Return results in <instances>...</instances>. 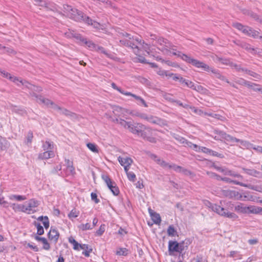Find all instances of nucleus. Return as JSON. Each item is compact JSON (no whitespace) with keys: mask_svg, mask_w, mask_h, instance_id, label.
<instances>
[{"mask_svg":"<svg viewBox=\"0 0 262 262\" xmlns=\"http://www.w3.org/2000/svg\"><path fill=\"white\" fill-rule=\"evenodd\" d=\"M20 85H24L25 87L27 88L28 89L31 90L32 91V92L30 93L31 96L32 97H35L36 98V101L38 103L43 104L41 102H40V101L39 100V98L40 97H42V98H43V97L41 96H38V95H36L34 93V92H41L42 91V88L41 87L32 85V84H30V83H29L28 81H25V80H24V81L23 80Z\"/></svg>","mask_w":262,"mask_h":262,"instance_id":"obj_11","label":"nucleus"},{"mask_svg":"<svg viewBox=\"0 0 262 262\" xmlns=\"http://www.w3.org/2000/svg\"><path fill=\"white\" fill-rule=\"evenodd\" d=\"M79 41L85 45L88 48L91 50L94 51L96 49L97 45L96 44L90 40H87L86 38H83L82 36L81 38L79 39Z\"/></svg>","mask_w":262,"mask_h":262,"instance_id":"obj_25","label":"nucleus"},{"mask_svg":"<svg viewBox=\"0 0 262 262\" xmlns=\"http://www.w3.org/2000/svg\"><path fill=\"white\" fill-rule=\"evenodd\" d=\"M187 247V243L185 242L178 243L176 241H170L168 243V250L170 252H178L181 253Z\"/></svg>","mask_w":262,"mask_h":262,"instance_id":"obj_10","label":"nucleus"},{"mask_svg":"<svg viewBox=\"0 0 262 262\" xmlns=\"http://www.w3.org/2000/svg\"><path fill=\"white\" fill-rule=\"evenodd\" d=\"M223 174L227 176H230L232 177L238 178L239 179H243V176L241 174L237 173L227 168H224Z\"/></svg>","mask_w":262,"mask_h":262,"instance_id":"obj_28","label":"nucleus"},{"mask_svg":"<svg viewBox=\"0 0 262 262\" xmlns=\"http://www.w3.org/2000/svg\"><path fill=\"white\" fill-rule=\"evenodd\" d=\"M219 62H221L223 64L227 66H230L231 62L229 59L221 57H220Z\"/></svg>","mask_w":262,"mask_h":262,"instance_id":"obj_53","label":"nucleus"},{"mask_svg":"<svg viewBox=\"0 0 262 262\" xmlns=\"http://www.w3.org/2000/svg\"><path fill=\"white\" fill-rule=\"evenodd\" d=\"M232 25L234 28L241 31L245 35L262 39V36L259 35V33L258 31L252 30L248 26H243L242 24L238 23H233Z\"/></svg>","mask_w":262,"mask_h":262,"instance_id":"obj_6","label":"nucleus"},{"mask_svg":"<svg viewBox=\"0 0 262 262\" xmlns=\"http://www.w3.org/2000/svg\"><path fill=\"white\" fill-rule=\"evenodd\" d=\"M91 196V199L93 201H94L95 203L97 204L100 202L99 200L97 198V195L96 193L92 192Z\"/></svg>","mask_w":262,"mask_h":262,"instance_id":"obj_63","label":"nucleus"},{"mask_svg":"<svg viewBox=\"0 0 262 262\" xmlns=\"http://www.w3.org/2000/svg\"><path fill=\"white\" fill-rule=\"evenodd\" d=\"M208 207L219 215L229 218L233 221H235L238 218V216L235 213L229 212L227 209L217 204L208 202Z\"/></svg>","mask_w":262,"mask_h":262,"instance_id":"obj_5","label":"nucleus"},{"mask_svg":"<svg viewBox=\"0 0 262 262\" xmlns=\"http://www.w3.org/2000/svg\"><path fill=\"white\" fill-rule=\"evenodd\" d=\"M241 143L242 147L247 149L252 148L253 144H251L248 141L239 140L238 142Z\"/></svg>","mask_w":262,"mask_h":262,"instance_id":"obj_39","label":"nucleus"},{"mask_svg":"<svg viewBox=\"0 0 262 262\" xmlns=\"http://www.w3.org/2000/svg\"><path fill=\"white\" fill-rule=\"evenodd\" d=\"M241 46H242V48L245 49L246 50L250 51V52H252L254 50V49L253 48H252L250 45L246 43H242L241 44Z\"/></svg>","mask_w":262,"mask_h":262,"instance_id":"obj_56","label":"nucleus"},{"mask_svg":"<svg viewBox=\"0 0 262 262\" xmlns=\"http://www.w3.org/2000/svg\"><path fill=\"white\" fill-rule=\"evenodd\" d=\"M160 120L158 118L154 117L151 115L150 116L149 121H148V122L151 123L153 124H158L160 123Z\"/></svg>","mask_w":262,"mask_h":262,"instance_id":"obj_54","label":"nucleus"},{"mask_svg":"<svg viewBox=\"0 0 262 262\" xmlns=\"http://www.w3.org/2000/svg\"><path fill=\"white\" fill-rule=\"evenodd\" d=\"M78 228L82 231H85L86 230H90L92 228L91 227V226L90 224L89 223H86L85 224H82L78 226Z\"/></svg>","mask_w":262,"mask_h":262,"instance_id":"obj_49","label":"nucleus"},{"mask_svg":"<svg viewBox=\"0 0 262 262\" xmlns=\"http://www.w3.org/2000/svg\"><path fill=\"white\" fill-rule=\"evenodd\" d=\"M214 133L215 135L213 138L216 140H222L225 139L226 135V133L219 130H215Z\"/></svg>","mask_w":262,"mask_h":262,"instance_id":"obj_29","label":"nucleus"},{"mask_svg":"<svg viewBox=\"0 0 262 262\" xmlns=\"http://www.w3.org/2000/svg\"><path fill=\"white\" fill-rule=\"evenodd\" d=\"M63 9L66 14L71 18L76 21L80 20L83 17L82 13L77 9L72 8L71 6L64 5Z\"/></svg>","mask_w":262,"mask_h":262,"instance_id":"obj_8","label":"nucleus"},{"mask_svg":"<svg viewBox=\"0 0 262 262\" xmlns=\"http://www.w3.org/2000/svg\"><path fill=\"white\" fill-rule=\"evenodd\" d=\"M243 11L244 14L248 15L255 19H259L258 16L256 14L253 13L252 12H251L248 10L244 9L243 10Z\"/></svg>","mask_w":262,"mask_h":262,"instance_id":"obj_46","label":"nucleus"},{"mask_svg":"<svg viewBox=\"0 0 262 262\" xmlns=\"http://www.w3.org/2000/svg\"><path fill=\"white\" fill-rule=\"evenodd\" d=\"M230 66L231 68L235 69L238 72L242 71L245 72L246 70V69L241 68V66L234 63L232 62H231Z\"/></svg>","mask_w":262,"mask_h":262,"instance_id":"obj_50","label":"nucleus"},{"mask_svg":"<svg viewBox=\"0 0 262 262\" xmlns=\"http://www.w3.org/2000/svg\"><path fill=\"white\" fill-rule=\"evenodd\" d=\"M151 159L154 160L155 162H157V164L160 165L161 166H162L163 168L165 169H168V167L169 166V163H167L165 161H164L162 159H161L160 158H158L156 155L151 154L149 155Z\"/></svg>","mask_w":262,"mask_h":262,"instance_id":"obj_17","label":"nucleus"},{"mask_svg":"<svg viewBox=\"0 0 262 262\" xmlns=\"http://www.w3.org/2000/svg\"><path fill=\"white\" fill-rule=\"evenodd\" d=\"M128 180L132 182H135L136 180V175L133 172H129L128 170L125 171Z\"/></svg>","mask_w":262,"mask_h":262,"instance_id":"obj_51","label":"nucleus"},{"mask_svg":"<svg viewBox=\"0 0 262 262\" xmlns=\"http://www.w3.org/2000/svg\"><path fill=\"white\" fill-rule=\"evenodd\" d=\"M157 42L161 45H163L165 46L163 48L161 49L162 51L163 52H167L168 51V48H170V43L167 42L166 39H165L163 38L159 37L157 39Z\"/></svg>","mask_w":262,"mask_h":262,"instance_id":"obj_27","label":"nucleus"},{"mask_svg":"<svg viewBox=\"0 0 262 262\" xmlns=\"http://www.w3.org/2000/svg\"><path fill=\"white\" fill-rule=\"evenodd\" d=\"M64 35L66 37L68 38L74 37L76 38L77 40H79V39L81 38V35L76 33L74 31L69 30L68 32H65Z\"/></svg>","mask_w":262,"mask_h":262,"instance_id":"obj_31","label":"nucleus"},{"mask_svg":"<svg viewBox=\"0 0 262 262\" xmlns=\"http://www.w3.org/2000/svg\"><path fill=\"white\" fill-rule=\"evenodd\" d=\"M79 214V211L76 209H72L68 214V217L72 220L73 218L77 217Z\"/></svg>","mask_w":262,"mask_h":262,"instance_id":"obj_42","label":"nucleus"},{"mask_svg":"<svg viewBox=\"0 0 262 262\" xmlns=\"http://www.w3.org/2000/svg\"><path fill=\"white\" fill-rule=\"evenodd\" d=\"M54 152L52 150L45 151L38 155V159L40 160H46L54 157Z\"/></svg>","mask_w":262,"mask_h":262,"instance_id":"obj_23","label":"nucleus"},{"mask_svg":"<svg viewBox=\"0 0 262 262\" xmlns=\"http://www.w3.org/2000/svg\"><path fill=\"white\" fill-rule=\"evenodd\" d=\"M173 169L176 172L183 173L185 174H190V172L189 171L174 164H169V166L168 169Z\"/></svg>","mask_w":262,"mask_h":262,"instance_id":"obj_20","label":"nucleus"},{"mask_svg":"<svg viewBox=\"0 0 262 262\" xmlns=\"http://www.w3.org/2000/svg\"><path fill=\"white\" fill-rule=\"evenodd\" d=\"M123 38L120 40V42L122 45L130 47L134 51V52L138 55L139 53V45L142 46L143 49L147 53L148 55L151 53L150 46L148 44L145 43L139 37H131V35L127 33H123Z\"/></svg>","mask_w":262,"mask_h":262,"instance_id":"obj_1","label":"nucleus"},{"mask_svg":"<svg viewBox=\"0 0 262 262\" xmlns=\"http://www.w3.org/2000/svg\"><path fill=\"white\" fill-rule=\"evenodd\" d=\"M42 148L45 151L52 150L54 148L53 143L49 141H46L42 145Z\"/></svg>","mask_w":262,"mask_h":262,"instance_id":"obj_35","label":"nucleus"},{"mask_svg":"<svg viewBox=\"0 0 262 262\" xmlns=\"http://www.w3.org/2000/svg\"><path fill=\"white\" fill-rule=\"evenodd\" d=\"M11 200H15L18 201H24L27 199L25 195L13 194L10 196Z\"/></svg>","mask_w":262,"mask_h":262,"instance_id":"obj_43","label":"nucleus"},{"mask_svg":"<svg viewBox=\"0 0 262 262\" xmlns=\"http://www.w3.org/2000/svg\"><path fill=\"white\" fill-rule=\"evenodd\" d=\"M194 90L197 91L199 93L203 94H208V90L206 88H204L202 85H196L194 88Z\"/></svg>","mask_w":262,"mask_h":262,"instance_id":"obj_37","label":"nucleus"},{"mask_svg":"<svg viewBox=\"0 0 262 262\" xmlns=\"http://www.w3.org/2000/svg\"><path fill=\"white\" fill-rule=\"evenodd\" d=\"M146 130L147 132H150L151 130V129L149 128H146L145 129H143V132L144 133V135L145 137V138H143L144 139H147L148 141H149L150 142L155 143L156 142V139L155 138L151 137H147L146 135V132L145 130Z\"/></svg>","mask_w":262,"mask_h":262,"instance_id":"obj_41","label":"nucleus"},{"mask_svg":"<svg viewBox=\"0 0 262 262\" xmlns=\"http://www.w3.org/2000/svg\"><path fill=\"white\" fill-rule=\"evenodd\" d=\"M221 180L228 183H233L234 184L239 185L241 186L247 187L250 189H253V188L251 187L250 185L246 184L236 180H233L230 178L227 177H224L223 178H221Z\"/></svg>","mask_w":262,"mask_h":262,"instance_id":"obj_19","label":"nucleus"},{"mask_svg":"<svg viewBox=\"0 0 262 262\" xmlns=\"http://www.w3.org/2000/svg\"><path fill=\"white\" fill-rule=\"evenodd\" d=\"M39 205V202L37 200L32 199L26 202L24 206V213L27 214L34 213L36 211V208Z\"/></svg>","mask_w":262,"mask_h":262,"instance_id":"obj_9","label":"nucleus"},{"mask_svg":"<svg viewBox=\"0 0 262 262\" xmlns=\"http://www.w3.org/2000/svg\"><path fill=\"white\" fill-rule=\"evenodd\" d=\"M113 112L116 116L122 117L127 118L128 115L133 116V111L122 108L119 106H114L113 107Z\"/></svg>","mask_w":262,"mask_h":262,"instance_id":"obj_12","label":"nucleus"},{"mask_svg":"<svg viewBox=\"0 0 262 262\" xmlns=\"http://www.w3.org/2000/svg\"><path fill=\"white\" fill-rule=\"evenodd\" d=\"M190 108L196 114H198L199 115H204V112L201 110L196 109L194 107H190Z\"/></svg>","mask_w":262,"mask_h":262,"instance_id":"obj_60","label":"nucleus"},{"mask_svg":"<svg viewBox=\"0 0 262 262\" xmlns=\"http://www.w3.org/2000/svg\"><path fill=\"white\" fill-rule=\"evenodd\" d=\"M118 160L121 166H123L125 171L129 170V166L133 162L131 158L127 157H121L119 156L118 158Z\"/></svg>","mask_w":262,"mask_h":262,"instance_id":"obj_16","label":"nucleus"},{"mask_svg":"<svg viewBox=\"0 0 262 262\" xmlns=\"http://www.w3.org/2000/svg\"><path fill=\"white\" fill-rule=\"evenodd\" d=\"M4 77L8 78L13 82L15 83L18 86H20L23 80L19 79L17 77H13L11 75V74L5 71H2L1 74Z\"/></svg>","mask_w":262,"mask_h":262,"instance_id":"obj_18","label":"nucleus"},{"mask_svg":"<svg viewBox=\"0 0 262 262\" xmlns=\"http://www.w3.org/2000/svg\"><path fill=\"white\" fill-rule=\"evenodd\" d=\"M146 115V114H144V113H141L138 112L133 111V116H135L139 117L140 118H141L143 120L145 119Z\"/></svg>","mask_w":262,"mask_h":262,"instance_id":"obj_57","label":"nucleus"},{"mask_svg":"<svg viewBox=\"0 0 262 262\" xmlns=\"http://www.w3.org/2000/svg\"><path fill=\"white\" fill-rule=\"evenodd\" d=\"M234 210L238 213H259L262 211V208L255 206L247 207L242 203H239L234 207Z\"/></svg>","mask_w":262,"mask_h":262,"instance_id":"obj_7","label":"nucleus"},{"mask_svg":"<svg viewBox=\"0 0 262 262\" xmlns=\"http://www.w3.org/2000/svg\"><path fill=\"white\" fill-rule=\"evenodd\" d=\"M86 146L88 147V148L92 151L96 153L98 152V149L97 148V147L95 144L89 143L86 144Z\"/></svg>","mask_w":262,"mask_h":262,"instance_id":"obj_47","label":"nucleus"},{"mask_svg":"<svg viewBox=\"0 0 262 262\" xmlns=\"http://www.w3.org/2000/svg\"><path fill=\"white\" fill-rule=\"evenodd\" d=\"M111 191L112 192L113 194L114 195H118L119 193V190L117 185H114V187L112 189H110Z\"/></svg>","mask_w":262,"mask_h":262,"instance_id":"obj_59","label":"nucleus"},{"mask_svg":"<svg viewBox=\"0 0 262 262\" xmlns=\"http://www.w3.org/2000/svg\"><path fill=\"white\" fill-rule=\"evenodd\" d=\"M120 125L123 126L126 129H128L131 133L134 134H137L141 136L142 138H145L143 132V129H145V125L141 123H134L130 122H127L122 119L120 121Z\"/></svg>","mask_w":262,"mask_h":262,"instance_id":"obj_4","label":"nucleus"},{"mask_svg":"<svg viewBox=\"0 0 262 262\" xmlns=\"http://www.w3.org/2000/svg\"><path fill=\"white\" fill-rule=\"evenodd\" d=\"M39 100L40 101L39 102H41L46 106L57 110L61 114L64 115L65 116L69 117L73 119H76L78 118V116L76 114L71 112L66 108L59 107L48 99H46L45 98L40 97L39 98Z\"/></svg>","mask_w":262,"mask_h":262,"instance_id":"obj_3","label":"nucleus"},{"mask_svg":"<svg viewBox=\"0 0 262 262\" xmlns=\"http://www.w3.org/2000/svg\"><path fill=\"white\" fill-rule=\"evenodd\" d=\"M222 194L225 197L229 199H234L235 200H240L242 198V195L238 191L231 190H223Z\"/></svg>","mask_w":262,"mask_h":262,"instance_id":"obj_13","label":"nucleus"},{"mask_svg":"<svg viewBox=\"0 0 262 262\" xmlns=\"http://www.w3.org/2000/svg\"><path fill=\"white\" fill-rule=\"evenodd\" d=\"M245 73L248 74V75H250L251 76H252L253 77H254L255 79H262V77L260 75H259V74H257V73H255V72H254L253 71L248 70H247L246 69L245 70Z\"/></svg>","mask_w":262,"mask_h":262,"instance_id":"obj_40","label":"nucleus"},{"mask_svg":"<svg viewBox=\"0 0 262 262\" xmlns=\"http://www.w3.org/2000/svg\"><path fill=\"white\" fill-rule=\"evenodd\" d=\"M167 232V234L169 236H174L177 234V232L173 225H170L168 227Z\"/></svg>","mask_w":262,"mask_h":262,"instance_id":"obj_38","label":"nucleus"},{"mask_svg":"<svg viewBox=\"0 0 262 262\" xmlns=\"http://www.w3.org/2000/svg\"><path fill=\"white\" fill-rule=\"evenodd\" d=\"M43 244V249L46 250H49L50 249V246L49 243L48 242L46 238H44L43 241L41 242Z\"/></svg>","mask_w":262,"mask_h":262,"instance_id":"obj_55","label":"nucleus"},{"mask_svg":"<svg viewBox=\"0 0 262 262\" xmlns=\"http://www.w3.org/2000/svg\"><path fill=\"white\" fill-rule=\"evenodd\" d=\"M243 170L247 174L257 178H262V172L257 171L254 169H247V168H243Z\"/></svg>","mask_w":262,"mask_h":262,"instance_id":"obj_21","label":"nucleus"},{"mask_svg":"<svg viewBox=\"0 0 262 262\" xmlns=\"http://www.w3.org/2000/svg\"><path fill=\"white\" fill-rule=\"evenodd\" d=\"M34 225L37 229V233L40 235L43 234L44 233V230L42 226L39 223H37L35 222H34Z\"/></svg>","mask_w":262,"mask_h":262,"instance_id":"obj_48","label":"nucleus"},{"mask_svg":"<svg viewBox=\"0 0 262 262\" xmlns=\"http://www.w3.org/2000/svg\"><path fill=\"white\" fill-rule=\"evenodd\" d=\"M73 246L74 250H79V248L82 250H85V251H83L82 254L86 257H89L90 253L92 251V249L86 244H80L77 242L73 244Z\"/></svg>","mask_w":262,"mask_h":262,"instance_id":"obj_15","label":"nucleus"},{"mask_svg":"<svg viewBox=\"0 0 262 262\" xmlns=\"http://www.w3.org/2000/svg\"><path fill=\"white\" fill-rule=\"evenodd\" d=\"M94 51H96L98 52H101L107 56L108 55V54L107 53V52L105 51L104 48L102 47L97 46L96 49H95V50H94Z\"/></svg>","mask_w":262,"mask_h":262,"instance_id":"obj_62","label":"nucleus"},{"mask_svg":"<svg viewBox=\"0 0 262 262\" xmlns=\"http://www.w3.org/2000/svg\"><path fill=\"white\" fill-rule=\"evenodd\" d=\"M199 149H201L200 151H201L203 152L210 155L211 152H212V150L209 149L208 148L205 147H201L199 148Z\"/></svg>","mask_w":262,"mask_h":262,"instance_id":"obj_61","label":"nucleus"},{"mask_svg":"<svg viewBox=\"0 0 262 262\" xmlns=\"http://www.w3.org/2000/svg\"><path fill=\"white\" fill-rule=\"evenodd\" d=\"M10 146V143L5 138L0 136V151L7 150Z\"/></svg>","mask_w":262,"mask_h":262,"instance_id":"obj_26","label":"nucleus"},{"mask_svg":"<svg viewBox=\"0 0 262 262\" xmlns=\"http://www.w3.org/2000/svg\"><path fill=\"white\" fill-rule=\"evenodd\" d=\"M66 168L63 169L61 172L62 175L66 176H74L75 173V168L73 165V162L70 160L66 159L65 160Z\"/></svg>","mask_w":262,"mask_h":262,"instance_id":"obj_14","label":"nucleus"},{"mask_svg":"<svg viewBox=\"0 0 262 262\" xmlns=\"http://www.w3.org/2000/svg\"><path fill=\"white\" fill-rule=\"evenodd\" d=\"M185 85L187 86H188L194 90V88L196 85L193 82H192L191 81L188 80H187V82H185Z\"/></svg>","mask_w":262,"mask_h":262,"instance_id":"obj_64","label":"nucleus"},{"mask_svg":"<svg viewBox=\"0 0 262 262\" xmlns=\"http://www.w3.org/2000/svg\"><path fill=\"white\" fill-rule=\"evenodd\" d=\"M179 56L181 57L183 60L189 63H191L196 68H201L207 72L210 71L214 75L216 78L220 79L222 81H224L227 83H229L228 80L224 76H223L219 70L209 67L208 64L205 63L204 62L192 58L184 54H179Z\"/></svg>","mask_w":262,"mask_h":262,"instance_id":"obj_2","label":"nucleus"},{"mask_svg":"<svg viewBox=\"0 0 262 262\" xmlns=\"http://www.w3.org/2000/svg\"><path fill=\"white\" fill-rule=\"evenodd\" d=\"M102 178L103 181L105 182L107 187L109 189H112L114 185H116V184L115 182L112 181V180L110 178V177L107 175H102Z\"/></svg>","mask_w":262,"mask_h":262,"instance_id":"obj_30","label":"nucleus"},{"mask_svg":"<svg viewBox=\"0 0 262 262\" xmlns=\"http://www.w3.org/2000/svg\"><path fill=\"white\" fill-rule=\"evenodd\" d=\"M11 207L14 210V211H21L24 212V204H18L13 203L11 205Z\"/></svg>","mask_w":262,"mask_h":262,"instance_id":"obj_33","label":"nucleus"},{"mask_svg":"<svg viewBox=\"0 0 262 262\" xmlns=\"http://www.w3.org/2000/svg\"><path fill=\"white\" fill-rule=\"evenodd\" d=\"M111 85L114 89L117 90L120 93H121V94H122L124 95L127 96V95H130V92H125L124 91L122 90L120 88L118 87L116 85V84L114 82L111 83Z\"/></svg>","mask_w":262,"mask_h":262,"instance_id":"obj_44","label":"nucleus"},{"mask_svg":"<svg viewBox=\"0 0 262 262\" xmlns=\"http://www.w3.org/2000/svg\"><path fill=\"white\" fill-rule=\"evenodd\" d=\"M37 220L39 221H41L42 222V224L46 229H47L49 227V221L48 217L47 216H39Z\"/></svg>","mask_w":262,"mask_h":262,"instance_id":"obj_36","label":"nucleus"},{"mask_svg":"<svg viewBox=\"0 0 262 262\" xmlns=\"http://www.w3.org/2000/svg\"><path fill=\"white\" fill-rule=\"evenodd\" d=\"M225 140L231 143L238 142L239 141V139H238L227 134L225 138Z\"/></svg>","mask_w":262,"mask_h":262,"instance_id":"obj_45","label":"nucleus"},{"mask_svg":"<svg viewBox=\"0 0 262 262\" xmlns=\"http://www.w3.org/2000/svg\"><path fill=\"white\" fill-rule=\"evenodd\" d=\"M116 253L119 255H126L127 254V250L125 248H120L117 251Z\"/></svg>","mask_w":262,"mask_h":262,"instance_id":"obj_58","label":"nucleus"},{"mask_svg":"<svg viewBox=\"0 0 262 262\" xmlns=\"http://www.w3.org/2000/svg\"><path fill=\"white\" fill-rule=\"evenodd\" d=\"M149 212L152 221L155 224L159 225L161 222L160 215L159 213L154 212L151 209H149Z\"/></svg>","mask_w":262,"mask_h":262,"instance_id":"obj_24","label":"nucleus"},{"mask_svg":"<svg viewBox=\"0 0 262 262\" xmlns=\"http://www.w3.org/2000/svg\"><path fill=\"white\" fill-rule=\"evenodd\" d=\"M59 236V232L55 229L51 228L48 233V237L49 239L53 241L55 243L57 242Z\"/></svg>","mask_w":262,"mask_h":262,"instance_id":"obj_22","label":"nucleus"},{"mask_svg":"<svg viewBox=\"0 0 262 262\" xmlns=\"http://www.w3.org/2000/svg\"><path fill=\"white\" fill-rule=\"evenodd\" d=\"M105 230V226L104 224H102L100 226L99 229L96 231V234L98 236H101L104 232Z\"/></svg>","mask_w":262,"mask_h":262,"instance_id":"obj_52","label":"nucleus"},{"mask_svg":"<svg viewBox=\"0 0 262 262\" xmlns=\"http://www.w3.org/2000/svg\"><path fill=\"white\" fill-rule=\"evenodd\" d=\"M128 96H131L133 97H134L136 100H137L138 102V104H142L145 107H147V105L146 102L141 97L138 96H137L134 94H132L131 93H130V95H129Z\"/></svg>","mask_w":262,"mask_h":262,"instance_id":"obj_34","label":"nucleus"},{"mask_svg":"<svg viewBox=\"0 0 262 262\" xmlns=\"http://www.w3.org/2000/svg\"><path fill=\"white\" fill-rule=\"evenodd\" d=\"M83 19V20L86 23H87L88 24L93 25L94 26V27L95 28H98L99 27V23H98L97 22H95V21H93V20L91 19L89 17L85 16L84 17L83 16V17L81 18L80 19Z\"/></svg>","mask_w":262,"mask_h":262,"instance_id":"obj_32","label":"nucleus"}]
</instances>
